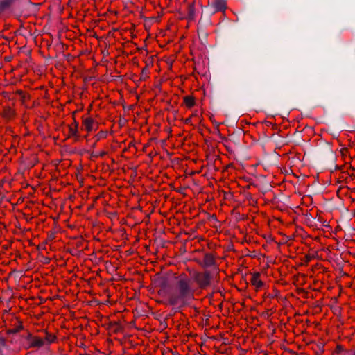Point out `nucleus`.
<instances>
[{
    "instance_id": "6e6552de",
    "label": "nucleus",
    "mask_w": 355,
    "mask_h": 355,
    "mask_svg": "<svg viewBox=\"0 0 355 355\" xmlns=\"http://www.w3.org/2000/svg\"><path fill=\"white\" fill-rule=\"evenodd\" d=\"M214 7V12H225L227 9L226 0H214L212 3Z\"/></svg>"
},
{
    "instance_id": "0eeeda50",
    "label": "nucleus",
    "mask_w": 355,
    "mask_h": 355,
    "mask_svg": "<svg viewBox=\"0 0 355 355\" xmlns=\"http://www.w3.org/2000/svg\"><path fill=\"white\" fill-rule=\"evenodd\" d=\"M17 0H0V15L11 10Z\"/></svg>"
},
{
    "instance_id": "9d476101",
    "label": "nucleus",
    "mask_w": 355,
    "mask_h": 355,
    "mask_svg": "<svg viewBox=\"0 0 355 355\" xmlns=\"http://www.w3.org/2000/svg\"><path fill=\"white\" fill-rule=\"evenodd\" d=\"M41 333L44 334L42 337L45 341V344H51L55 343L57 340V337L55 334L49 332L46 329L41 331Z\"/></svg>"
},
{
    "instance_id": "1a4fd4ad",
    "label": "nucleus",
    "mask_w": 355,
    "mask_h": 355,
    "mask_svg": "<svg viewBox=\"0 0 355 355\" xmlns=\"http://www.w3.org/2000/svg\"><path fill=\"white\" fill-rule=\"evenodd\" d=\"M78 123L73 117V122L68 125V137H78Z\"/></svg>"
},
{
    "instance_id": "9b49d317",
    "label": "nucleus",
    "mask_w": 355,
    "mask_h": 355,
    "mask_svg": "<svg viewBox=\"0 0 355 355\" xmlns=\"http://www.w3.org/2000/svg\"><path fill=\"white\" fill-rule=\"evenodd\" d=\"M183 103L187 108H192L196 105V98L193 95L183 97Z\"/></svg>"
},
{
    "instance_id": "f257e3e1",
    "label": "nucleus",
    "mask_w": 355,
    "mask_h": 355,
    "mask_svg": "<svg viewBox=\"0 0 355 355\" xmlns=\"http://www.w3.org/2000/svg\"><path fill=\"white\" fill-rule=\"evenodd\" d=\"M196 290L192 279L182 273L175 279V292L168 295V304L171 306H184L188 300L194 297Z\"/></svg>"
},
{
    "instance_id": "39448f33",
    "label": "nucleus",
    "mask_w": 355,
    "mask_h": 355,
    "mask_svg": "<svg viewBox=\"0 0 355 355\" xmlns=\"http://www.w3.org/2000/svg\"><path fill=\"white\" fill-rule=\"evenodd\" d=\"M250 284L254 287V290L257 292L262 289L265 286L264 282L261 279V274L259 272H254L250 278Z\"/></svg>"
},
{
    "instance_id": "dca6fc26",
    "label": "nucleus",
    "mask_w": 355,
    "mask_h": 355,
    "mask_svg": "<svg viewBox=\"0 0 355 355\" xmlns=\"http://www.w3.org/2000/svg\"><path fill=\"white\" fill-rule=\"evenodd\" d=\"M189 15L190 18H193L194 16V8L193 6L189 7Z\"/></svg>"
},
{
    "instance_id": "f8f14e48",
    "label": "nucleus",
    "mask_w": 355,
    "mask_h": 355,
    "mask_svg": "<svg viewBox=\"0 0 355 355\" xmlns=\"http://www.w3.org/2000/svg\"><path fill=\"white\" fill-rule=\"evenodd\" d=\"M1 114L3 118L10 120L14 117L15 112L10 107H5Z\"/></svg>"
},
{
    "instance_id": "a211bd4d",
    "label": "nucleus",
    "mask_w": 355,
    "mask_h": 355,
    "mask_svg": "<svg viewBox=\"0 0 355 355\" xmlns=\"http://www.w3.org/2000/svg\"><path fill=\"white\" fill-rule=\"evenodd\" d=\"M6 339L3 337L0 336V348L6 346Z\"/></svg>"
},
{
    "instance_id": "7ed1b4c3",
    "label": "nucleus",
    "mask_w": 355,
    "mask_h": 355,
    "mask_svg": "<svg viewBox=\"0 0 355 355\" xmlns=\"http://www.w3.org/2000/svg\"><path fill=\"white\" fill-rule=\"evenodd\" d=\"M25 339L28 343V348H40L45 345V341L42 337L34 336L30 332L27 333Z\"/></svg>"
},
{
    "instance_id": "423d86ee",
    "label": "nucleus",
    "mask_w": 355,
    "mask_h": 355,
    "mask_svg": "<svg viewBox=\"0 0 355 355\" xmlns=\"http://www.w3.org/2000/svg\"><path fill=\"white\" fill-rule=\"evenodd\" d=\"M200 266L202 268L216 266V261L215 256L212 253L205 254Z\"/></svg>"
},
{
    "instance_id": "aec40b11",
    "label": "nucleus",
    "mask_w": 355,
    "mask_h": 355,
    "mask_svg": "<svg viewBox=\"0 0 355 355\" xmlns=\"http://www.w3.org/2000/svg\"><path fill=\"white\" fill-rule=\"evenodd\" d=\"M146 70L147 69L146 68L143 69L142 72H141L142 75L144 74V73H146Z\"/></svg>"
},
{
    "instance_id": "f3484780",
    "label": "nucleus",
    "mask_w": 355,
    "mask_h": 355,
    "mask_svg": "<svg viewBox=\"0 0 355 355\" xmlns=\"http://www.w3.org/2000/svg\"><path fill=\"white\" fill-rule=\"evenodd\" d=\"M344 350L343 347L341 345H337L335 349V353L340 354Z\"/></svg>"
},
{
    "instance_id": "f03ea898",
    "label": "nucleus",
    "mask_w": 355,
    "mask_h": 355,
    "mask_svg": "<svg viewBox=\"0 0 355 355\" xmlns=\"http://www.w3.org/2000/svg\"><path fill=\"white\" fill-rule=\"evenodd\" d=\"M193 282H194L198 288L200 290L207 289L211 283V275L209 270L195 272L193 275Z\"/></svg>"
},
{
    "instance_id": "2eb2a0df",
    "label": "nucleus",
    "mask_w": 355,
    "mask_h": 355,
    "mask_svg": "<svg viewBox=\"0 0 355 355\" xmlns=\"http://www.w3.org/2000/svg\"><path fill=\"white\" fill-rule=\"evenodd\" d=\"M22 329H23V325L21 323L18 327H17L14 329H9L8 331V334H16V333L19 332Z\"/></svg>"
},
{
    "instance_id": "4468645a",
    "label": "nucleus",
    "mask_w": 355,
    "mask_h": 355,
    "mask_svg": "<svg viewBox=\"0 0 355 355\" xmlns=\"http://www.w3.org/2000/svg\"><path fill=\"white\" fill-rule=\"evenodd\" d=\"M107 135V132L106 131H100L95 135L94 138L98 141L103 138H105Z\"/></svg>"
},
{
    "instance_id": "20e7f679",
    "label": "nucleus",
    "mask_w": 355,
    "mask_h": 355,
    "mask_svg": "<svg viewBox=\"0 0 355 355\" xmlns=\"http://www.w3.org/2000/svg\"><path fill=\"white\" fill-rule=\"evenodd\" d=\"M98 128V123L91 116H83L82 120L81 129L90 132Z\"/></svg>"
},
{
    "instance_id": "ddd939ff",
    "label": "nucleus",
    "mask_w": 355,
    "mask_h": 355,
    "mask_svg": "<svg viewBox=\"0 0 355 355\" xmlns=\"http://www.w3.org/2000/svg\"><path fill=\"white\" fill-rule=\"evenodd\" d=\"M15 93L19 96L20 101L22 103H26L28 100L30 99V96L22 90H17Z\"/></svg>"
},
{
    "instance_id": "412c9836",
    "label": "nucleus",
    "mask_w": 355,
    "mask_h": 355,
    "mask_svg": "<svg viewBox=\"0 0 355 355\" xmlns=\"http://www.w3.org/2000/svg\"><path fill=\"white\" fill-rule=\"evenodd\" d=\"M353 355H355V352L354 353V354H353Z\"/></svg>"
},
{
    "instance_id": "6ab92c4d",
    "label": "nucleus",
    "mask_w": 355,
    "mask_h": 355,
    "mask_svg": "<svg viewBox=\"0 0 355 355\" xmlns=\"http://www.w3.org/2000/svg\"><path fill=\"white\" fill-rule=\"evenodd\" d=\"M105 154H106V153H105V152H102V153H100V156L103 157V156H104Z\"/></svg>"
}]
</instances>
